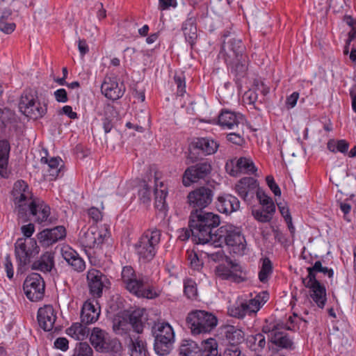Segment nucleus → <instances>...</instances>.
Wrapping results in <instances>:
<instances>
[{"label": "nucleus", "instance_id": "obj_1", "mask_svg": "<svg viewBox=\"0 0 356 356\" xmlns=\"http://www.w3.org/2000/svg\"><path fill=\"white\" fill-rule=\"evenodd\" d=\"M15 211L18 220L26 222L31 219L40 224L48 220L50 207L42 200L33 198L28 184L23 180L17 181L12 191Z\"/></svg>", "mask_w": 356, "mask_h": 356}, {"label": "nucleus", "instance_id": "obj_2", "mask_svg": "<svg viewBox=\"0 0 356 356\" xmlns=\"http://www.w3.org/2000/svg\"><path fill=\"white\" fill-rule=\"evenodd\" d=\"M220 223V218L218 214L204 210H191L188 226L193 228V242L213 245Z\"/></svg>", "mask_w": 356, "mask_h": 356}, {"label": "nucleus", "instance_id": "obj_3", "mask_svg": "<svg viewBox=\"0 0 356 356\" xmlns=\"http://www.w3.org/2000/svg\"><path fill=\"white\" fill-rule=\"evenodd\" d=\"M225 243L232 247V250L238 254H243L246 248V241L241 232V228L231 224L221 226L216 231L214 236L215 248H221Z\"/></svg>", "mask_w": 356, "mask_h": 356}, {"label": "nucleus", "instance_id": "obj_4", "mask_svg": "<svg viewBox=\"0 0 356 356\" xmlns=\"http://www.w3.org/2000/svg\"><path fill=\"white\" fill-rule=\"evenodd\" d=\"M147 320L145 309H136L129 315L128 318L119 316L114 318L113 330L116 334L123 335L127 334L132 327L135 332L141 334Z\"/></svg>", "mask_w": 356, "mask_h": 356}, {"label": "nucleus", "instance_id": "obj_5", "mask_svg": "<svg viewBox=\"0 0 356 356\" xmlns=\"http://www.w3.org/2000/svg\"><path fill=\"white\" fill-rule=\"evenodd\" d=\"M161 233L156 228L149 229L140 237L135 244V249L140 260L144 262L152 261L156 254Z\"/></svg>", "mask_w": 356, "mask_h": 356}, {"label": "nucleus", "instance_id": "obj_6", "mask_svg": "<svg viewBox=\"0 0 356 356\" xmlns=\"http://www.w3.org/2000/svg\"><path fill=\"white\" fill-rule=\"evenodd\" d=\"M186 323L193 335L211 332L218 324V318L213 314L204 310L191 312Z\"/></svg>", "mask_w": 356, "mask_h": 356}, {"label": "nucleus", "instance_id": "obj_7", "mask_svg": "<svg viewBox=\"0 0 356 356\" xmlns=\"http://www.w3.org/2000/svg\"><path fill=\"white\" fill-rule=\"evenodd\" d=\"M40 252V248L34 238H20L15 243V254L17 261V271L22 273L30 264L32 258Z\"/></svg>", "mask_w": 356, "mask_h": 356}, {"label": "nucleus", "instance_id": "obj_8", "mask_svg": "<svg viewBox=\"0 0 356 356\" xmlns=\"http://www.w3.org/2000/svg\"><path fill=\"white\" fill-rule=\"evenodd\" d=\"M90 341L95 350L100 353H117L122 348L117 339L112 338L107 332L99 327L92 330Z\"/></svg>", "mask_w": 356, "mask_h": 356}, {"label": "nucleus", "instance_id": "obj_9", "mask_svg": "<svg viewBox=\"0 0 356 356\" xmlns=\"http://www.w3.org/2000/svg\"><path fill=\"white\" fill-rule=\"evenodd\" d=\"M154 348L156 354L163 356L170 353L175 341V333L168 323H159L156 325Z\"/></svg>", "mask_w": 356, "mask_h": 356}, {"label": "nucleus", "instance_id": "obj_10", "mask_svg": "<svg viewBox=\"0 0 356 356\" xmlns=\"http://www.w3.org/2000/svg\"><path fill=\"white\" fill-rule=\"evenodd\" d=\"M211 170V161L204 160L198 162L186 169L182 177V183L185 186H189L192 183L209 177Z\"/></svg>", "mask_w": 356, "mask_h": 356}, {"label": "nucleus", "instance_id": "obj_11", "mask_svg": "<svg viewBox=\"0 0 356 356\" xmlns=\"http://www.w3.org/2000/svg\"><path fill=\"white\" fill-rule=\"evenodd\" d=\"M45 284L42 276L32 273L25 279L23 289L27 298L32 302L40 300L44 297Z\"/></svg>", "mask_w": 356, "mask_h": 356}, {"label": "nucleus", "instance_id": "obj_12", "mask_svg": "<svg viewBox=\"0 0 356 356\" xmlns=\"http://www.w3.org/2000/svg\"><path fill=\"white\" fill-rule=\"evenodd\" d=\"M214 192L208 186H200L191 191L187 196L192 210H204L213 201Z\"/></svg>", "mask_w": 356, "mask_h": 356}, {"label": "nucleus", "instance_id": "obj_13", "mask_svg": "<svg viewBox=\"0 0 356 356\" xmlns=\"http://www.w3.org/2000/svg\"><path fill=\"white\" fill-rule=\"evenodd\" d=\"M216 275L222 280L240 283L245 280L241 276V266L234 262L231 258L226 259L225 264H220L216 267Z\"/></svg>", "mask_w": 356, "mask_h": 356}, {"label": "nucleus", "instance_id": "obj_14", "mask_svg": "<svg viewBox=\"0 0 356 356\" xmlns=\"http://www.w3.org/2000/svg\"><path fill=\"white\" fill-rule=\"evenodd\" d=\"M218 146L217 142L210 138H195L190 145L188 159L194 163L197 161V154L200 152L204 155H211L217 151Z\"/></svg>", "mask_w": 356, "mask_h": 356}, {"label": "nucleus", "instance_id": "obj_15", "mask_svg": "<svg viewBox=\"0 0 356 356\" xmlns=\"http://www.w3.org/2000/svg\"><path fill=\"white\" fill-rule=\"evenodd\" d=\"M87 281L90 293L95 298H100L104 288L108 287L110 281L100 270L92 268L87 273Z\"/></svg>", "mask_w": 356, "mask_h": 356}, {"label": "nucleus", "instance_id": "obj_16", "mask_svg": "<svg viewBox=\"0 0 356 356\" xmlns=\"http://www.w3.org/2000/svg\"><path fill=\"white\" fill-rule=\"evenodd\" d=\"M108 237L107 229L104 231L97 228H90L83 234L80 235L79 242L82 246L90 249L98 248L104 240Z\"/></svg>", "mask_w": 356, "mask_h": 356}, {"label": "nucleus", "instance_id": "obj_17", "mask_svg": "<svg viewBox=\"0 0 356 356\" xmlns=\"http://www.w3.org/2000/svg\"><path fill=\"white\" fill-rule=\"evenodd\" d=\"M259 184L253 177L241 179L235 186L238 195L246 202H250L259 189Z\"/></svg>", "mask_w": 356, "mask_h": 356}, {"label": "nucleus", "instance_id": "obj_18", "mask_svg": "<svg viewBox=\"0 0 356 356\" xmlns=\"http://www.w3.org/2000/svg\"><path fill=\"white\" fill-rule=\"evenodd\" d=\"M101 91L106 98L114 101L123 96L125 88L123 83H119L115 78L106 76L102 83Z\"/></svg>", "mask_w": 356, "mask_h": 356}, {"label": "nucleus", "instance_id": "obj_19", "mask_svg": "<svg viewBox=\"0 0 356 356\" xmlns=\"http://www.w3.org/2000/svg\"><path fill=\"white\" fill-rule=\"evenodd\" d=\"M65 236V228L60 225L42 230L38 234V239L42 246L48 247L63 239Z\"/></svg>", "mask_w": 356, "mask_h": 356}, {"label": "nucleus", "instance_id": "obj_20", "mask_svg": "<svg viewBox=\"0 0 356 356\" xmlns=\"http://www.w3.org/2000/svg\"><path fill=\"white\" fill-rule=\"evenodd\" d=\"M222 50L225 52V62H230L231 59L246 56L244 54L245 47L241 39L231 38L227 42L224 40Z\"/></svg>", "mask_w": 356, "mask_h": 356}, {"label": "nucleus", "instance_id": "obj_21", "mask_svg": "<svg viewBox=\"0 0 356 356\" xmlns=\"http://www.w3.org/2000/svg\"><path fill=\"white\" fill-rule=\"evenodd\" d=\"M39 326L46 332L51 331L56 320V313L51 305H44L38 311Z\"/></svg>", "mask_w": 356, "mask_h": 356}, {"label": "nucleus", "instance_id": "obj_22", "mask_svg": "<svg viewBox=\"0 0 356 356\" xmlns=\"http://www.w3.org/2000/svg\"><path fill=\"white\" fill-rule=\"evenodd\" d=\"M230 69L231 74L234 76V81L238 87L241 86V81L245 77L248 70V58L241 57L237 59H231L230 62H225Z\"/></svg>", "mask_w": 356, "mask_h": 356}, {"label": "nucleus", "instance_id": "obj_23", "mask_svg": "<svg viewBox=\"0 0 356 356\" xmlns=\"http://www.w3.org/2000/svg\"><path fill=\"white\" fill-rule=\"evenodd\" d=\"M230 165L232 168L230 175L232 176H235L238 172L253 175L257 171V168L252 161L247 157L232 159L230 165L229 163L226 164L227 170H229Z\"/></svg>", "mask_w": 356, "mask_h": 356}, {"label": "nucleus", "instance_id": "obj_24", "mask_svg": "<svg viewBox=\"0 0 356 356\" xmlns=\"http://www.w3.org/2000/svg\"><path fill=\"white\" fill-rule=\"evenodd\" d=\"M216 207L219 212L228 214L239 209L240 202L231 194H223L218 197Z\"/></svg>", "mask_w": 356, "mask_h": 356}, {"label": "nucleus", "instance_id": "obj_25", "mask_svg": "<svg viewBox=\"0 0 356 356\" xmlns=\"http://www.w3.org/2000/svg\"><path fill=\"white\" fill-rule=\"evenodd\" d=\"M100 315V307L97 301H86L81 312V322L86 325L96 322Z\"/></svg>", "mask_w": 356, "mask_h": 356}, {"label": "nucleus", "instance_id": "obj_26", "mask_svg": "<svg viewBox=\"0 0 356 356\" xmlns=\"http://www.w3.org/2000/svg\"><path fill=\"white\" fill-rule=\"evenodd\" d=\"M61 254L66 262L77 272H82L86 268L84 260L79 254L68 245L61 248Z\"/></svg>", "mask_w": 356, "mask_h": 356}, {"label": "nucleus", "instance_id": "obj_27", "mask_svg": "<svg viewBox=\"0 0 356 356\" xmlns=\"http://www.w3.org/2000/svg\"><path fill=\"white\" fill-rule=\"evenodd\" d=\"M268 299L269 293L265 291L258 293L254 298L249 300H242L245 316L255 314Z\"/></svg>", "mask_w": 356, "mask_h": 356}, {"label": "nucleus", "instance_id": "obj_28", "mask_svg": "<svg viewBox=\"0 0 356 356\" xmlns=\"http://www.w3.org/2000/svg\"><path fill=\"white\" fill-rule=\"evenodd\" d=\"M242 120L243 115L241 113L223 109L218 115V123L223 129H234L238 127Z\"/></svg>", "mask_w": 356, "mask_h": 356}, {"label": "nucleus", "instance_id": "obj_29", "mask_svg": "<svg viewBox=\"0 0 356 356\" xmlns=\"http://www.w3.org/2000/svg\"><path fill=\"white\" fill-rule=\"evenodd\" d=\"M54 267V253L47 251L31 264V269L49 273Z\"/></svg>", "mask_w": 356, "mask_h": 356}, {"label": "nucleus", "instance_id": "obj_30", "mask_svg": "<svg viewBox=\"0 0 356 356\" xmlns=\"http://www.w3.org/2000/svg\"><path fill=\"white\" fill-rule=\"evenodd\" d=\"M309 289V296L318 307L323 309L327 302L326 289L321 282L307 287Z\"/></svg>", "mask_w": 356, "mask_h": 356}, {"label": "nucleus", "instance_id": "obj_31", "mask_svg": "<svg viewBox=\"0 0 356 356\" xmlns=\"http://www.w3.org/2000/svg\"><path fill=\"white\" fill-rule=\"evenodd\" d=\"M121 275L122 280L125 288L129 292L135 291L137 289L136 286L140 282L141 278H137L134 268L129 266H124L122 268Z\"/></svg>", "mask_w": 356, "mask_h": 356}, {"label": "nucleus", "instance_id": "obj_32", "mask_svg": "<svg viewBox=\"0 0 356 356\" xmlns=\"http://www.w3.org/2000/svg\"><path fill=\"white\" fill-rule=\"evenodd\" d=\"M10 152V145L7 140H0V175L8 177V165Z\"/></svg>", "mask_w": 356, "mask_h": 356}, {"label": "nucleus", "instance_id": "obj_33", "mask_svg": "<svg viewBox=\"0 0 356 356\" xmlns=\"http://www.w3.org/2000/svg\"><path fill=\"white\" fill-rule=\"evenodd\" d=\"M136 288L135 291H131L130 293L139 298L152 299L158 296V293L154 289L148 284V278L147 277L141 278Z\"/></svg>", "mask_w": 356, "mask_h": 356}, {"label": "nucleus", "instance_id": "obj_34", "mask_svg": "<svg viewBox=\"0 0 356 356\" xmlns=\"http://www.w3.org/2000/svg\"><path fill=\"white\" fill-rule=\"evenodd\" d=\"M270 341L275 344L276 346L285 348V349H293V342L290 338L288 333L285 331H281L280 329L277 332L272 333L271 339Z\"/></svg>", "mask_w": 356, "mask_h": 356}, {"label": "nucleus", "instance_id": "obj_35", "mask_svg": "<svg viewBox=\"0 0 356 356\" xmlns=\"http://www.w3.org/2000/svg\"><path fill=\"white\" fill-rule=\"evenodd\" d=\"M66 333L76 340L82 341L90 334L87 325L81 323H74L66 330Z\"/></svg>", "mask_w": 356, "mask_h": 356}, {"label": "nucleus", "instance_id": "obj_36", "mask_svg": "<svg viewBox=\"0 0 356 356\" xmlns=\"http://www.w3.org/2000/svg\"><path fill=\"white\" fill-rule=\"evenodd\" d=\"M179 356H201L200 348L197 343L191 339L182 341L179 348Z\"/></svg>", "mask_w": 356, "mask_h": 356}, {"label": "nucleus", "instance_id": "obj_37", "mask_svg": "<svg viewBox=\"0 0 356 356\" xmlns=\"http://www.w3.org/2000/svg\"><path fill=\"white\" fill-rule=\"evenodd\" d=\"M186 40L193 47L197 38V28L195 24V19L193 17L186 19L182 25Z\"/></svg>", "mask_w": 356, "mask_h": 356}, {"label": "nucleus", "instance_id": "obj_38", "mask_svg": "<svg viewBox=\"0 0 356 356\" xmlns=\"http://www.w3.org/2000/svg\"><path fill=\"white\" fill-rule=\"evenodd\" d=\"M224 334L229 344H238L241 343L244 337L243 332L233 325H227L224 327Z\"/></svg>", "mask_w": 356, "mask_h": 356}, {"label": "nucleus", "instance_id": "obj_39", "mask_svg": "<svg viewBox=\"0 0 356 356\" xmlns=\"http://www.w3.org/2000/svg\"><path fill=\"white\" fill-rule=\"evenodd\" d=\"M159 186L160 188H159V184L156 179V188L154 189L155 207L159 211H164L166 209L165 198L168 191L162 182H160Z\"/></svg>", "mask_w": 356, "mask_h": 356}, {"label": "nucleus", "instance_id": "obj_40", "mask_svg": "<svg viewBox=\"0 0 356 356\" xmlns=\"http://www.w3.org/2000/svg\"><path fill=\"white\" fill-rule=\"evenodd\" d=\"M131 356H146V346L145 341L140 337H131L129 343Z\"/></svg>", "mask_w": 356, "mask_h": 356}, {"label": "nucleus", "instance_id": "obj_41", "mask_svg": "<svg viewBox=\"0 0 356 356\" xmlns=\"http://www.w3.org/2000/svg\"><path fill=\"white\" fill-rule=\"evenodd\" d=\"M35 99H37V97L31 92H24L22 93L18 105L19 111L22 113H34V112H32L31 109L29 110V108L31 107Z\"/></svg>", "mask_w": 356, "mask_h": 356}, {"label": "nucleus", "instance_id": "obj_42", "mask_svg": "<svg viewBox=\"0 0 356 356\" xmlns=\"http://www.w3.org/2000/svg\"><path fill=\"white\" fill-rule=\"evenodd\" d=\"M61 161L62 160L60 158L56 157H52L50 159L44 156L41 158L42 163L48 164V171L49 176L52 177L51 179H56L58 176L60 171L59 165Z\"/></svg>", "mask_w": 356, "mask_h": 356}, {"label": "nucleus", "instance_id": "obj_43", "mask_svg": "<svg viewBox=\"0 0 356 356\" xmlns=\"http://www.w3.org/2000/svg\"><path fill=\"white\" fill-rule=\"evenodd\" d=\"M273 273V264L268 257L262 259L261 267L259 272V280L261 282L266 283Z\"/></svg>", "mask_w": 356, "mask_h": 356}, {"label": "nucleus", "instance_id": "obj_44", "mask_svg": "<svg viewBox=\"0 0 356 356\" xmlns=\"http://www.w3.org/2000/svg\"><path fill=\"white\" fill-rule=\"evenodd\" d=\"M32 110V112H34V113H23L25 116L27 118H31V119H39L42 118L47 113V106L46 104H44L43 106L41 105L40 102L37 100V99H35L33 101L31 107L29 108V110Z\"/></svg>", "mask_w": 356, "mask_h": 356}, {"label": "nucleus", "instance_id": "obj_45", "mask_svg": "<svg viewBox=\"0 0 356 356\" xmlns=\"http://www.w3.org/2000/svg\"><path fill=\"white\" fill-rule=\"evenodd\" d=\"M247 342L250 348L254 351H260L266 346L265 337L261 333L249 336Z\"/></svg>", "mask_w": 356, "mask_h": 356}, {"label": "nucleus", "instance_id": "obj_46", "mask_svg": "<svg viewBox=\"0 0 356 356\" xmlns=\"http://www.w3.org/2000/svg\"><path fill=\"white\" fill-rule=\"evenodd\" d=\"M93 350L87 342H79L73 350L72 356H93Z\"/></svg>", "mask_w": 356, "mask_h": 356}, {"label": "nucleus", "instance_id": "obj_47", "mask_svg": "<svg viewBox=\"0 0 356 356\" xmlns=\"http://www.w3.org/2000/svg\"><path fill=\"white\" fill-rule=\"evenodd\" d=\"M218 343L213 338H209L202 342V348H200L201 356L211 354L213 352H218Z\"/></svg>", "mask_w": 356, "mask_h": 356}, {"label": "nucleus", "instance_id": "obj_48", "mask_svg": "<svg viewBox=\"0 0 356 356\" xmlns=\"http://www.w3.org/2000/svg\"><path fill=\"white\" fill-rule=\"evenodd\" d=\"M0 121L6 127L15 122V113L8 108H0Z\"/></svg>", "mask_w": 356, "mask_h": 356}, {"label": "nucleus", "instance_id": "obj_49", "mask_svg": "<svg viewBox=\"0 0 356 356\" xmlns=\"http://www.w3.org/2000/svg\"><path fill=\"white\" fill-rule=\"evenodd\" d=\"M228 312L230 316L237 318H243L245 317L244 309L243 307L242 300L236 301L233 305L228 309Z\"/></svg>", "mask_w": 356, "mask_h": 356}, {"label": "nucleus", "instance_id": "obj_50", "mask_svg": "<svg viewBox=\"0 0 356 356\" xmlns=\"http://www.w3.org/2000/svg\"><path fill=\"white\" fill-rule=\"evenodd\" d=\"M138 197L143 204H147L151 199V188L144 181L138 191Z\"/></svg>", "mask_w": 356, "mask_h": 356}, {"label": "nucleus", "instance_id": "obj_51", "mask_svg": "<svg viewBox=\"0 0 356 356\" xmlns=\"http://www.w3.org/2000/svg\"><path fill=\"white\" fill-rule=\"evenodd\" d=\"M221 356H245L238 344H229Z\"/></svg>", "mask_w": 356, "mask_h": 356}, {"label": "nucleus", "instance_id": "obj_52", "mask_svg": "<svg viewBox=\"0 0 356 356\" xmlns=\"http://www.w3.org/2000/svg\"><path fill=\"white\" fill-rule=\"evenodd\" d=\"M218 248L219 249L216 252H205L204 253L207 254L208 259L211 261L215 262L225 261L226 263V259L229 257L225 254L224 251L222 249L220 248Z\"/></svg>", "mask_w": 356, "mask_h": 356}, {"label": "nucleus", "instance_id": "obj_53", "mask_svg": "<svg viewBox=\"0 0 356 356\" xmlns=\"http://www.w3.org/2000/svg\"><path fill=\"white\" fill-rule=\"evenodd\" d=\"M307 270L308 272L307 277L302 278V282L305 287L315 285L316 282H320L316 277V272L312 269V266L308 267Z\"/></svg>", "mask_w": 356, "mask_h": 356}, {"label": "nucleus", "instance_id": "obj_54", "mask_svg": "<svg viewBox=\"0 0 356 356\" xmlns=\"http://www.w3.org/2000/svg\"><path fill=\"white\" fill-rule=\"evenodd\" d=\"M188 260L189 261L191 268L193 270H200L203 266V262L194 252H188Z\"/></svg>", "mask_w": 356, "mask_h": 356}, {"label": "nucleus", "instance_id": "obj_55", "mask_svg": "<svg viewBox=\"0 0 356 356\" xmlns=\"http://www.w3.org/2000/svg\"><path fill=\"white\" fill-rule=\"evenodd\" d=\"M252 214L257 220L261 222H268L272 219V216L266 213L262 209H253Z\"/></svg>", "mask_w": 356, "mask_h": 356}, {"label": "nucleus", "instance_id": "obj_56", "mask_svg": "<svg viewBox=\"0 0 356 356\" xmlns=\"http://www.w3.org/2000/svg\"><path fill=\"white\" fill-rule=\"evenodd\" d=\"M226 138L229 143L238 146H242L245 143V139L243 135L238 133H229L227 134Z\"/></svg>", "mask_w": 356, "mask_h": 356}, {"label": "nucleus", "instance_id": "obj_57", "mask_svg": "<svg viewBox=\"0 0 356 356\" xmlns=\"http://www.w3.org/2000/svg\"><path fill=\"white\" fill-rule=\"evenodd\" d=\"M312 269L316 273H322L328 277L332 278L334 275V271L332 268L323 267L321 261H316L312 266Z\"/></svg>", "mask_w": 356, "mask_h": 356}, {"label": "nucleus", "instance_id": "obj_58", "mask_svg": "<svg viewBox=\"0 0 356 356\" xmlns=\"http://www.w3.org/2000/svg\"><path fill=\"white\" fill-rule=\"evenodd\" d=\"M184 291L189 299H194L197 296V288L195 284L191 281L184 284Z\"/></svg>", "mask_w": 356, "mask_h": 356}, {"label": "nucleus", "instance_id": "obj_59", "mask_svg": "<svg viewBox=\"0 0 356 356\" xmlns=\"http://www.w3.org/2000/svg\"><path fill=\"white\" fill-rule=\"evenodd\" d=\"M343 21L351 28V30L348 32L350 34V38H356V19L350 15H345Z\"/></svg>", "mask_w": 356, "mask_h": 356}, {"label": "nucleus", "instance_id": "obj_60", "mask_svg": "<svg viewBox=\"0 0 356 356\" xmlns=\"http://www.w3.org/2000/svg\"><path fill=\"white\" fill-rule=\"evenodd\" d=\"M266 183L270 188V189L272 191V192L274 193L275 196H280L281 195V191L279 187V186L275 183V179L273 176H267L266 178Z\"/></svg>", "mask_w": 356, "mask_h": 356}, {"label": "nucleus", "instance_id": "obj_61", "mask_svg": "<svg viewBox=\"0 0 356 356\" xmlns=\"http://www.w3.org/2000/svg\"><path fill=\"white\" fill-rule=\"evenodd\" d=\"M174 80L177 87V94L180 96H182L186 92V83L184 77L182 76L175 75Z\"/></svg>", "mask_w": 356, "mask_h": 356}, {"label": "nucleus", "instance_id": "obj_62", "mask_svg": "<svg viewBox=\"0 0 356 356\" xmlns=\"http://www.w3.org/2000/svg\"><path fill=\"white\" fill-rule=\"evenodd\" d=\"M54 345L56 349H59L63 352L67 350L69 348V341L65 337L57 338Z\"/></svg>", "mask_w": 356, "mask_h": 356}, {"label": "nucleus", "instance_id": "obj_63", "mask_svg": "<svg viewBox=\"0 0 356 356\" xmlns=\"http://www.w3.org/2000/svg\"><path fill=\"white\" fill-rule=\"evenodd\" d=\"M257 198L259 200V203L263 205H267L270 203H273L272 199L266 195V193L259 188L255 193Z\"/></svg>", "mask_w": 356, "mask_h": 356}, {"label": "nucleus", "instance_id": "obj_64", "mask_svg": "<svg viewBox=\"0 0 356 356\" xmlns=\"http://www.w3.org/2000/svg\"><path fill=\"white\" fill-rule=\"evenodd\" d=\"M257 93L252 90H249L248 91L245 92L243 96V99L245 103L250 105H254L257 100Z\"/></svg>", "mask_w": 356, "mask_h": 356}]
</instances>
